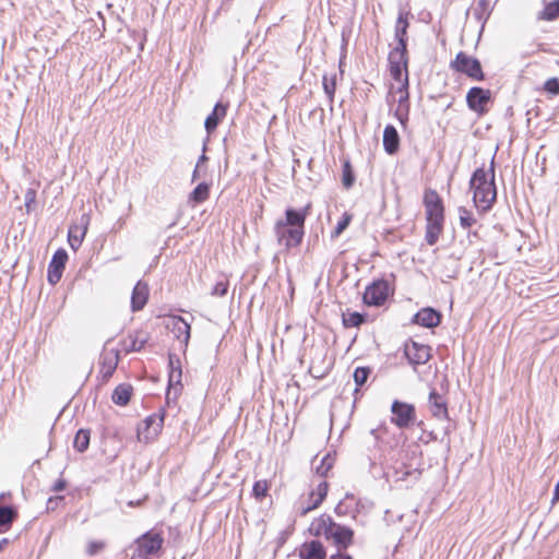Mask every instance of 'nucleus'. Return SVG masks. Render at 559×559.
Returning a JSON list of instances; mask_svg holds the SVG:
<instances>
[{"label":"nucleus","instance_id":"0eeeda50","mask_svg":"<svg viewBox=\"0 0 559 559\" xmlns=\"http://www.w3.org/2000/svg\"><path fill=\"white\" fill-rule=\"evenodd\" d=\"M391 421L399 428H408L416 420L415 407L412 404L395 400L391 405Z\"/></svg>","mask_w":559,"mask_h":559},{"label":"nucleus","instance_id":"dca6fc26","mask_svg":"<svg viewBox=\"0 0 559 559\" xmlns=\"http://www.w3.org/2000/svg\"><path fill=\"white\" fill-rule=\"evenodd\" d=\"M148 342V334L144 331L130 333L122 342V349L126 353L140 352Z\"/></svg>","mask_w":559,"mask_h":559},{"label":"nucleus","instance_id":"412c9836","mask_svg":"<svg viewBox=\"0 0 559 559\" xmlns=\"http://www.w3.org/2000/svg\"><path fill=\"white\" fill-rule=\"evenodd\" d=\"M408 12H400L394 27V37L397 41L396 46L407 47V29L409 27Z\"/></svg>","mask_w":559,"mask_h":559},{"label":"nucleus","instance_id":"b1692460","mask_svg":"<svg viewBox=\"0 0 559 559\" xmlns=\"http://www.w3.org/2000/svg\"><path fill=\"white\" fill-rule=\"evenodd\" d=\"M87 223L88 218L85 216H82V226H71L69 229V245L72 249L76 250L81 247L82 241L85 237V234L87 231Z\"/></svg>","mask_w":559,"mask_h":559},{"label":"nucleus","instance_id":"bb28decb","mask_svg":"<svg viewBox=\"0 0 559 559\" xmlns=\"http://www.w3.org/2000/svg\"><path fill=\"white\" fill-rule=\"evenodd\" d=\"M328 488H329V486H328L326 481H321L317 486V490L312 491L311 495H310V498H314V499H313L312 503L309 507H307L306 509H304L301 511L302 515L307 514L309 511H311L313 509H317L322 503V501L326 497Z\"/></svg>","mask_w":559,"mask_h":559},{"label":"nucleus","instance_id":"aec40b11","mask_svg":"<svg viewBox=\"0 0 559 559\" xmlns=\"http://www.w3.org/2000/svg\"><path fill=\"white\" fill-rule=\"evenodd\" d=\"M148 298V286L146 283L139 281L132 292L131 308L132 311H139L144 308Z\"/></svg>","mask_w":559,"mask_h":559},{"label":"nucleus","instance_id":"1a4fd4ad","mask_svg":"<svg viewBox=\"0 0 559 559\" xmlns=\"http://www.w3.org/2000/svg\"><path fill=\"white\" fill-rule=\"evenodd\" d=\"M164 414H152L147 416L138 427L139 441L150 442L162 431Z\"/></svg>","mask_w":559,"mask_h":559},{"label":"nucleus","instance_id":"864d4df0","mask_svg":"<svg viewBox=\"0 0 559 559\" xmlns=\"http://www.w3.org/2000/svg\"><path fill=\"white\" fill-rule=\"evenodd\" d=\"M9 540L7 538H2L0 540V552L4 549V547L8 545Z\"/></svg>","mask_w":559,"mask_h":559},{"label":"nucleus","instance_id":"3c124183","mask_svg":"<svg viewBox=\"0 0 559 559\" xmlns=\"http://www.w3.org/2000/svg\"><path fill=\"white\" fill-rule=\"evenodd\" d=\"M330 559H353L349 555L338 551L330 557Z\"/></svg>","mask_w":559,"mask_h":559},{"label":"nucleus","instance_id":"72a5a7b5","mask_svg":"<svg viewBox=\"0 0 559 559\" xmlns=\"http://www.w3.org/2000/svg\"><path fill=\"white\" fill-rule=\"evenodd\" d=\"M370 373H371V369L368 367H357L355 369L353 377H354V381L356 383V389H355L356 393L358 392V389L367 382Z\"/></svg>","mask_w":559,"mask_h":559},{"label":"nucleus","instance_id":"7c9ffc66","mask_svg":"<svg viewBox=\"0 0 559 559\" xmlns=\"http://www.w3.org/2000/svg\"><path fill=\"white\" fill-rule=\"evenodd\" d=\"M90 438H91L90 430L80 429L74 437L73 447L79 452L86 451L90 445Z\"/></svg>","mask_w":559,"mask_h":559},{"label":"nucleus","instance_id":"f257e3e1","mask_svg":"<svg viewBox=\"0 0 559 559\" xmlns=\"http://www.w3.org/2000/svg\"><path fill=\"white\" fill-rule=\"evenodd\" d=\"M308 210L309 205L302 210L287 209L285 218L275 223L274 234L280 246L289 250L302 242Z\"/></svg>","mask_w":559,"mask_h":559},{"label":"nucleus","instance_id":"a878e982","mask_svg":"<svg viewBox=\"0 0 559 559\" xmlns=\"http://www.w3.org/2000/svg\"><path fill=\"white\" fill-rule=\"evenodd\" d=\"M133 389L131 384L121 383L119 384L111 394V400L115 404L119 406H126L132 395Z\"/></svg>","mask_w":559,"mask_h":559},{"label":"nucleus","instance_id":"ddd939ff","mask_svg":"<svg viewBox=\"0 0 559 559\" xmlns=\"http://www.w3.org/2000/svg\"><path fill=\"white\" fill-rule=\"evenodd\" d=\"M354 532L349 527L333 523L330 539L334 542L338 550L347 549L353 543Z\"/></svg>","mask_w":559,"mask_h":559},{"label":"nucleus","instance_id":"49530a36","mask_svg":"<svg viewBox=\"0 0 559 559\" xmlns=\"http://www.w3.org/2000/svg\"><path fill=\"white\" fill-rule=\"evenodd\" d=\"M103 548H104V543H102V542H90L87 544L86 552L90 556H94V555H96Z\"/></svg>","mask_w":559,"mask_h":559},{"label":"nucleus","instance_id":"5fc2aeb1","mask_svg":"<svg viewBox=\"0 0 559 559\" xmlns=\"http://www.w3.org/2000/svg\"><path fill=\"white\" fill-rule=\"evenodd\" d=\"M206 159H207V158H206V156H205L204 154H203V155H201V156H200V158H199V160H198L197 166L199 167V166H200V164H201V163H203V162H205Z\"/></svg>","mask_w":559,"mask_h":559},{"label":"nucleus","instance_id":"4468645a","mask_svg":"<svg viewBox=\"0 0 559 559\" xmlns=\"http://www.w3.org/2000/svg\"><path fill=\"white\" fill-rule=\"evenodd\" d=\"M166 326L173 332L176 338L183 342L186 345L188 344L191 328L183 318L179 316H173L168 319Z\"/></svg>","mask_w":559,"mask_h":559},{"label":"nucleus","instance_id":"09e8293b","mask_svg":"<svg viewBox=\"0 0 559 559\" xmlns=\"http://www.w3.org/2000/svg\"><path fill=\"white\" fill-rule=\"evenodd\" d=\"M67 487V483L64 479L62 478H59L58 480H56V483L53 484L52 486V490L53 491H62L64 490Z\"/></svg>","mask_w":559,"mask_h":559},{"label":"nucleus","instance_id":"4d7b16f0","mask_svg":"<svg viewBox=\"0 0 559 559\" xmlns=\"http://www.w3.org/2000/svg\"><path fill=\"white\" fill-rule=\"evenodd\" d=\"M62 499H63V497H57V498H56V500H62ZM53 501H55V499H53V498H49V500H48V506H49V504H51Z\"/></svg>","mask_w":559,"mask_h":559},{"label":"nucleus","instance_id":"f704fd0d","mask_svg":"<svg viewBox=\"0 0 559 559\" xmlns=\"http://www.w3.org/2000/svg\"><path fill=\"white\" fill-rule=\"evenodd\" d=\"M323 90L325 95L328 96L329 103L332 106L334 102V94L336 90V79L335 76L329 79L326 75L323 76Z\"/></svg>","mask_w":559,"mask_h":559},{"label":"nucleus","instance_id":"f3484780","mask_svg":"<svg viewBox=\"0 0 559 559\" xmlns=\"http://www.w3.org/2000/svg\"><path fill=\"white\" fill-rule=\"evenodd\" d=\"M429 409L431 415L439 419H448V406L444 397L440 395L436 390H432L429 394Z\"/></svg>","mask_w":559,"mask_h":559},{"label":"nucleus","instance_id":"4be33fe9","mask_svg":"<svg viewBox=\"0 0 559 559\" xmlns=\"http://www.w3.org/2000/svg\"><path fill=\"white\" fill-rule=\"evenodd\" d=\"M334 521L329 515H321L320 518L312 521L309 531L314 536H324L330 539V533Z\"/></svg>","mask_w":559,"mask_h":559},{"label":"nucleus","instance_id":"a19ab883","mask_svg":"<svg viewBox=\"0 0 559 559\" xmlns=\"http://www.w3.org/2000/svg\"><path fill=\"white\" fill-rule=\"evenodd\" d=\"M352 221V215L344 213L342 218L337 222L334 230L332 231V238H337L348 227Z\"/></svg>","mask_w":559,"mask_h":559},{"label":"nucleus","instance_id":"79ce46f5","mask_svg":"<svg viewBox=\"0 0 559 559\" xmlns=\"http://www.w3.org/2000/svg\"><path fill=\"white\" fill-rule=\"evenodd\" d=\"M355 181V177L352 170L349 162H345L343 165V177L342 182L345 188H350Z\"/></svg>","mask_w":559,"mask_h":559},{"label":"nucleus","instance_id":"39448f33","mask_svg":"<svg viewBox=\"0 0 559 559\" xmlns=\"http://www.w3.org/2000/svg\"><path fill=\"white\" fill-rule=\"evenodd\" d=\"M392 294L390 284L385 280H378L371 283L365 290L362 299L368 306H382Z\"/></svg>","mask_w":559,"mask_h":559},{"label":"nucleus","instance_id":"9d476101","mask_svg":"<svg viewBox=\"0 0 559 559\" xmlns=\"http://www.w3.org/2000/svg\"><path fill=\"white\" fill-rule=\"evenodd\" d=\"M490 98V91L478 86L472 87L466 94L468 108L478 115H484L488 111L487 105Z\"/></svg>","mask_w":559,"mask_h":559},{"label":"nucleus","instance_id":"603ef678","mask_svg":"<svg viewBox=\"0 0 559 559\" xmlns=\"http://www.w3.org/2000/svg\"><path fill=\"white\" fill-rule=\"evenodd\" d=\"M557 501H559V479H558V483L555 486L552 503H555Z\"/></svg>","mask_w":559,"mask_h":559},{"label":"nucleus","instance_id":"58836bf2","mask_svg":"<svg viewBox=\"0 0 559 559\" xmlns=\"http://www.w3.org/2000/svg\"><path fill=\"white\" fill-rule=\"evenodd\" d=\"M402 86L397 90V92L401 94L399 98V106L397 108H403L404 105L409 104L408 98V75H405L404 79H402Z\"/></svg>","mask_w":559,"mask_h":559},{"label":"nucleus","instance_id":"2eb2a0df","mask_svg":"<svg viewBox=\"0 0 559 559\" xmlns=\"http://www.w3.org/2000/svg\"><path fill=\"white\" fill-rule=\"evenodd\" d=\"M300 559H325L326 551L324 546L319 540H311L304 543L299 548Z\"/></svg>","mask_w":559,"mask_h":559},{"label":"nucleus","instance_id":"13d9d810","mask_svg":"<svg viewBox=\"0 0 559 559\" xmlns=\"http://www.w3.org/2000/svg\"><path fill=\"white\" fill-rule=\"evenodd\" d=\"M403 112H407V114L409 112V104L404 105Z\"/></svg>","mask_w":559,"mask_h":559},{"label":"nucleus","instance_id":"e433bc0d","mask_svg":"<svg viewBox=\"0 0 559 559\" xmlns=\"http://www.w3.org/2000/svg\"><path fill=\"white\" fill-rule=\"evenodd\" d=\"M334 461V456H332L330 453L324 455L321 459L320 464L316 466L317 474H319L320 476H326L328 472L332 468Z\"/></svg>","mask_w":559,"mask_h":559},{"label":"nucleus","instance_id":"37998d69","mask_svg":"<svg viewBox=\"0 0 559 559\" xmlns=\"http://www.w3.org/2000/svg\"><path fill=\"white\" fill-rule=\"evenodd\" d=\"M544 91L552 96L559 95V79L550 78L544 83Z\"/></svg>","mask_w":559,"mask_h":559},{"label":"nucleus","instance_id":"20e7f679","mask_svg":"<svg viewBox=\"0 0 559 559\" xmlns=\"http://www.w3.org/2000/svg\"><path fill=\"white\" fill-rule=\"evenodd\" d=\"M452 70L463 73L475 81H484L485 74L478 59L460 51L455 59L451 61Z\"/></svg>","mask_w":559,"mask_h":559},{"label":"nucleus","instance_id":"de8ad7c7","mask_svg":"<svg viewBox=\"0 0 559 559\" xmlns=\"http://www.w3.org/2000/svg\"><path fill=\"white\" fill-rule=\"evenodd\" d=\"M395 116L396 118L399 119V121L401 122L402 126H405L407 120H408V114L407 112H403V108H397L396 111H395Z\"/></svg>","mask_w":559,"mask_h":559},{"label":"nucleus","instance_id":"ea45409f","mask_svg":"<svg viewBox=\"0 0 559 559\" xmlns=\"http://www.w3.org/2000/svg\"><path fill=\"white\" fill-rule=\"evenodd\" d=\"M269 491V484L266 480H258L254 483L252 493L257 500H262L266 497Z\"/></svg>","mask_w":559,"mask_h":559},{"label":"nucleus","instance_id":"2f4dec72","mask_svg":"<svg viewBox=\"0 0 559 559\" xmlns=\"http://www.w3.org/2000/svg\"><path fill=\"white\" fill-rule=\"evenodd\" d=\"M366 321V316L360 312H347L343 314V324L345 328H358Z\"/></svg>","mask_w":559,"mask_h":559},{"label":"nucleus","instance_id":"6ab92c4d","mask_svg":"<svg viewBox=\"0 0 559 559\" xmlns=\"http://www.w3.org/2000/svg\"><path fill=\"white\" fill-rule=\"evenodd\" d=\"M441 314L432 308H424L415 314L414 322L425 328H436L440 324Z\"/></svg>","mask_w":559,"mask_h":559},{"label":"nucleus","instance_id":"6e6d98bb","mask_svg":"<svg viewBox=\"0 0 559 559\" xmlns=\"http://www.w3.org/2000/svg\"><path fill=\"white\" fill-rule=\"evenodd\" d=\"M198 166L195 167L194 171H193V175H192V180L194 181L197 178H198Z\"/></svg>","mask_w":559,"mask_h":559},{"label":"nucleus","instance_id":"9b49d317","mask_svg":"<svg viewBox=\"0 0 559 559\" xmlns=\"http://www.w3.org/2000/svg\"><path fill=\"white\" fill-rule=\"evenodd\" d=\"M67 261L68 253L66 250L59 249L53 253L47 274L48 282L51 285L57 284L61 280Z\"/></svg>","mask_w":559,"mask_h":559},{"label":"nucleus","instance_id":"a211bd4d","mask_svg":"<svg viewBox=\"0 0 559 559\" xmlns=\"http://www.w3.org/2000/svg\"><path fill=\"white\" fill-rule=\"evenodd\" d=\"M228 104L218 102L213 108V111L206 117L204 127L207 133L216 130L218 123L226 117Z\"/></svg>","mask_w":559,"mask_h":559},{"label":"nucleus","instance_id":"c9c22d12","mask_svg":"<svg viewBox=\"0 0 559 559\" xmlns=\"http://www.w3.org/2000/svg\"><path fill=\"white\" fill-rule=\"evenodd\" d=\"M15 516L16 513L13 508L8 506H0V526L10 525Z\"/></svg>","mask_w":559,"mask_h":559},{"label":"nucleus","instance_id":"6e6552de","mask_svg":"<svg viewBox=\"0 0 559 559\" xmlns=\"http://www.w3.org/2000/svg\"><path fill=\"white\" fill-rule=\"evenodd\" d=\"M427 222H444V206L437 191L427 189L424 193Z\"/></svg>","mask_w":559,"mask_h":559},{"label":"nucleus","instance_id":"7ed1b4c3","mask_svg":"<svg viewBox=\"0 0 559 559\" xmlns=\"http://www.w3.org/2000/svg\"><path fill=\"white\" fill-rule=\"evenodd\" d=\"M164 544L160 533L148 531L138 537L130 547L133 552L131 559H144L157 555Z\"/></svg>","mask_w":559,"mask_h":559},{"label":"nucleus","instance_id":"4c0bfd02","mask_svg":"<svg viewBox=\"0 0 559 559\" xmlns=\"http://www.w3.org/2000/svg\"><path fill=\"white\" fill-rule=\"evenodd\" d=\"M459 217L460 225L465 229L472 227L476 223V219L474 218L473 214L463 206L459 207Z\"/></svg>","mask_w":559,"mask_h":559},{"label":"nucleus","instance_id":"cd10ccee","mask_svg":"<svg viewBox=\"0 0 559 559\" xmlns=\"http://www.w3.org/2000/svg\"><path fill=\"white\" fill-rule=\"evenodd\" d=\"M444 222H427L425 239L429 246L437 243L442 230Z\"/></svg>","mask_w":559,"mask_h":559},{"label":"nucleus","instance_id":"c03bdc74","mask_svg":"<svg viewBox=\"0 0 559 559\" xmlns=\"http://www.w3.org/2000/svg\"><path fill=\"white\" fill-rule=\"evenodd\" d=\"M36 202V191L34 189H27L24 195V206L27 213L34 210Z\"/></svg>","mask_w":559,"mask_h":559},{"label":"nucleus","instance_id":"423d86ee","mask_svg":"<svg viewBox=\"0 0 559 559\" xmlns=\"http://www.w3.org/2000/svg\"><path fill=\"white\" fill-rule=\"evenodd\" d=\"M390 73L395 81H402L408 75L407 47L396 46L389 53Z\"/></svg>","mask_w":559,"mask_h":559},{"label":"nucleus","instance_id":"8fccbe9b","mask_svg":"<svg viewBox=\"0 0 559 559\" xmlns=\"http://www.w3.org/2000/svg\"><path fill=\"white\" fill-rule=\"evenodd\" d=\"M335 513L337 515H344L346 514V508H345V504L343 502H340L336 507H335Z\"/></svg>","mask_w":559,"mask_h":559},{"label":"nucleus","instance_id":"f8f14e48","mask_svg":"<svg viewBox=\"0 0 559 559\" xmlns=\"http://www.w3.org/2000/svg\"><path fill=\"white\" fill-rule=\"evenodd\" d=\"M405 355L411 364L424 365L430 359V347L412 341L405 345Z\"/></svg>","mask_w":559,"mask_h":559},{"label":"nucleus","instance_id":"c756f323","mask_svg":"<svg viewBox=\"0 0 559 559\" xmlns=\"http://www.w3.org/2000/svg\"><path fill=\"white\" fill-rule=\"evenodd\" d=\"M169 367H170V372H169V384H179L180 381H181V367H180V360L178 357L174 356V355H169Z\"/></svg>","mask_w":559,"mask_h":559},{"label":"nucleus","instance_id":"5701e85b","mask_svg":"<svg viewBox=\"0 0 559 559\" xmlns=\"http://www.w3.org/2000/svg\"><path fill=\"white\" fill-rule=\"evenodd\" d=\"M400 146V135L395 127L388 124L383 131V147L384 151L393 155L397 152Z\"/></svg>","mask_w":559,"mask_h":559},{"label":"nucleus","instance_id":"c85d7f7f","mask_svg":"<svg viewBox=\"0 0 559 559\" xmlns=\"http://www.w3.org/2000/svg\"><path fill=\"white\" fill-rule=\"evenodd\" d=\"M210 195V185L206 182L199 183L193 191L190 193L189 200L199 204L203 203L209 199Z\"/></svg>","mask_w":559,"mask_h":559},{"label":"nucleus","instance_id":"a18cd8bd","mask_svg":"<svg viewBox=\"0 0 559 559\" xmlns=\"http://www.w3.org/2000/svg\"><path fill=\"white\" fill-rule=\"evenodd\" d=\"M227 290H228V281L227 280H222V281H218L214 285L211 294L213 296L223 297V296H225L227 294Z\"/></svg>","mask_w":559,"mask_h":559},{"label":"nucleus","instance_id":"473e14b6","mask_svg":"<svg viewBox=\"0 0 559 559\" xmlns=\"http://www.w3.org/2000/svg\"><path fill=\"white\" fill-rule=\"evenodd\" d=\"M559 17V0L548 3L545 9L539 13V19L545 21H552Z\"/></svg>","mask_w":559,"mask_h":559},{"label":"nucleus","instance_id":"f03ea898","mask_svg":"<svg viewBox=\"0 0 559 559\" xmlns=\"http://www.w3.org/2000/svg\"><path fill=\"white\" fill-rule=\"evenodd\" d=\"M489 171L490 178H488V174L484 168H477L469 182L471 188L474 190V203L484 212L492 206L497 198L493 160Z\"/></svg>","mask_w":559,"mask_h":559},{"label":"nucleus","instance_id":"393cba45","mask_svg":"<svg viewBox=\"0 0 559 559\" xmlns=\"http://www.w3.org/2000/svg\"><path fill=\"white\" fill-rule=\"evenodd\" d=\"M119 361V353L116 350L106 352L102 356L100 372L105 380H108L115 372Z\"/></svg>","mask_w":559,"mask_h":559}]
</instances>
